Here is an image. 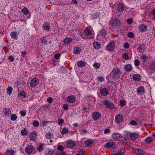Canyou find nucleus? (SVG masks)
<instances>
[{
	"instance_id": "obj_21",
	"label": "nucleus",
	"mask_w": 155,
	"mask_h": 155,
	"mask_svg": "<svg viewBox=\"0 0 155 155\" xmlns=\"http://www.w3.org/2000/svg\"><path fill=\"white\" fill-rule=\"evenodd\" d=\"M133 78L135 81H139L140 80L141 76L139 74H135L133 75Z\"/></svg>"
},
{
	"instance_id": "obj_58",
	"label": "nucleus",
	"mask_w": 155,
	"mask_h": 155,
	"mask_svg": "<svg viewBox=\"0 0 155 155\" xmlns=\"http://www.w3.org/2000/svg\"><path fill=\"white\" fill-rule=\"evenodd\" d=\"M125 101L122 100L120 101V104L122 106H123L124 105V103L125 102Z\"/></svg>"
},
{
	"instance_id": "obj_4",
	"label": "nucleus",
	"mask_w": 155,
	"mask_h": 155,
	"mask_svg": "<svg viewBox=\"0 0 155 155\" xmlns=\"http://www.w3.org/2000/svg\"><path fill=\"white\" fill-rule=\"evenodd\" d=\"M33 151V147L31 145H28L25 149V153L28 155L31 153Z\"/></svg>"
},
{
	"instance_id": "obj_37",
	"label": "nucleus",
	"mask_w": 155,
	"mask_h": 155,
	"mask_svg": "<svg viewBox=\"0 0 155 155\" xmlns=\"http://www.w3.org/2000/svg\"><path fill=\"white\" fill-rule=\"evenodd\" d=\"M152 138L151 137H148L145 139V141L148 143H150L152 140Z\"/></svg>"
},
{
	"instance_id": "obj_53",
	"label": "nucleus",
	"mask_w": 155,
	"mask_h": 155,
	"mask_svg": "<svg viewBox=\"0 0 155 155\" xmlns=\"http://www.w3.org/2000/svg\"><path fill=\"white\" fill-rule=\"evenodd\" d=\"M123 58L126 59H128V54L127 53H124L123 55Z\"/></svg>"
},
{
	"instance_id": "obj_31",
	"label": "nucleus",
	"mask_w": 155,
	"mask_h": 155,
	"mask_svg": "<svg viewBox=\"0 0 155 155\" xmlns=\"http://www.w3.org/2000/svg\"><path fill=\"white\" fill-rule=\"evenodd\" d=\"M40 40L42 43H43L44 45H46L47 43V39L45 38V36L43 37H41Z\"/></svg>"
},
{
	"instance_id": "obj_26",
	"label": "nucleus",
	"mask_w": 155,
	"mask_h": 155,
	"mask_svg": "<svg viewBox=\"0 0 155 155\" xmlns=\"http://www.w3.org/2000/svg\"><path fill=\"white\" fill-rule=\"evenodd\" d=\"M86 62L80 61L77 63V65L78 67L81 68L83 66H85L86 65Z\"/></svg>"
},
{
	"instance_id": "obj_17",
	"label": "nucleus",
	"mask_w": 155,
	"mask_h": 155,
	"mask_svg": "<svg viewBox=\"0 0 155 155\" xmlns=\"http://www.w3.org/2000/svg\"><path fill=\"white\" fill-rule=\"evenodd\" d=\"M100 94L103 96H106L108 94V90L105 88H103L100 90Z\"/></svg>"
},
{
	"instance_id": "obj_24",
	"label": "nucleus",
	"mask_w": 155,
	"mask_h": 155,
	"mask_svg": "<svg viewBox=\"0 0 155 155\" xmlns=\"http://www.w3.org/2000/svg\"><path fill=\"white\" fill-rule=\"evenodd\" d=\"M117 152L118 153L123 155L126 152V150L124 147L120 148L117 150Z\"/></svg>"
},
{
	"instance_id": "obj_59",
	"label": "nucleus",
	"mask_w": 155,
	"mask_h": 155,
	"mask_svg": "<svg viewBox=\"0 0 155 155\" xmlns=\"http://www.w3.org/2000/svg\"><path fill=\"white\" fill-rule=\"evenodd\" d=\"M13 152L12 151H7L6 153V155H13Z\"/></svg>"
},
{
	"instance_id": "obj_6",
	"label": "nucleus",
	"mask_w": 155,
	"mask_h": 155,
	"mask_svg": "<svg viewBox=\"0 0 155 155\" xmlns=\"http://www.w3.org/2000/svg\"><path fill=\"white\" fill-rule=\"evenodd\" d=\"M27 94L23 91H18V97L19 99H23L27 96Z\"/></svg>"
},
{
	"instance_id": "obj_8",
	"label": "nucleus",
	"mask_w": 155,
	"mask_h": 155,
	"mask_svg": "<svg viewBox=\"0 0 155 155\" xmlns=\"http://www.w3.org/2000/svg\"><path fill=\"white\" fill-rule=\"evenodd\" d=\"M66 146L67 147L71 148L75 147L76 144L71 140H68L66 142Z\"/></svg>"
},
{
	"instance_id": "obj_64",
	"label": "nucleus",
	"mask_w": 155,
	"mask_h": 155,
	"mask_svg": "<svg viewBox=\"0 0 155 155\" xmlns=\"http://www.w3.org/2000/svg\"><path fill=\"white\" fill-rule=\"evenodd\" d=\"M48 122L45 121H43L42 122V124L43 126H45L47 125Z\"/></svg>"
},
{
	"instance_id": "obj_11",
	"label": "nucleus",
	"mask_w": 155,
	"mask_h": 155,
	"mask_svg": "<svg viewBox=\"0 0 155 155\" xmlns=\"http://www.w3.org/2000/svg\"><path fill=\"white\" fill-rule=\"evenodd\" d=\"M104 104L108 108L111 109L114 108V106L113 103L108 101L105 100L104 101Z\"/></svg>"
},
{
	"instance_id": "obj_18",
	"label": "nucleus",
	"mask_w": 155,
	"mask_h": 155,
	"mask_svg": "<svg viewBox=\"0 0 155 155\" xmlns=\"http://www.w3.org/2000/svg\"><path fill=\"white\" fill-rule=\"evenodd\" d=\"M112 137L113 138L116 139H120L122 137L120 134L117 133L113 134Z\"/></svg>"
},
{
	"instance_id": "obj_9",
	"label": "nucleus",
	"mask_w": 155,
	"mask_h": 155,
	"mask_svg": "<svg viewBox=\"0 0 155 155\" xmlns=\"http://www.w3.org/2000/svg\"><path fill=\"white\" fill-rule=\"evenodd\" d=\"M132 152L134 153L139 154V155H143L145 153L144 151L137 148H134L133 149Z\"/></svg>"
},
{
	"instance_id": "obj_61",
	"label": "nucleus",
	"mask_w": 155,
	"mask_h": 155,
	"mask_svg": "<svg viewBox=\"0 0 155 155\" xmlns=\"http://www.w3.org/2000/svg\"><path fill=\"white\" fill-rule=\"evenodd\" d=\"M129 47V45L128 43H125L124 45V47L125 48H128Z\"/></svg>"
},
{
	"instance_id": "obj_16",
	"label": "nucleus",
	"mask_w": 155,
	"mask_h": 155,
	"mask_svg": "<svg viewBox=\"0 0 155 155\" xmlns=\"http://www.w3.org/2000/svg\"><path fill=\"white\" fill-rule=\"evenodd\" d=\"M144 88L143 86H140L138 87L137 90V92L138 94H142L144 92Z\"/></svg>"
},
{
	"instance_id": "obj_55",
	"label": "nucleus",
	"mask_w": 155,
	"mask_h": 155,
	"mask_svg": "<svg viewBox=\"0 0 155 155\" xmlns=\"http://www.w3.org/2000/svg\"><path fill=\"white\" fill-rule=\"evenodd\" d=\"M53 100V99L51 97H48L47 99V101L49 103H51Z\"/></svg>"
},
{
	"instance_id": "obj_35",
	"label": "nucleus",
	"mask_w": 155,
	"mask_h": 155,
	"mask_svg": "<svg viewBox=\"0 0 155 155\" xmlns=\"http://www.w3.org/2000/svg\"><path fill=\"white\" fill-rule=\"evenodd\" d=\"M72 40L71 38H66L64 40V42L65 44H68L72 41Z\"/></svg>"
},
{
	"instance_id": "obj_3",
	"label": "nucleus",
	"mask_w": 155,
	"mask_h": 155,
	"mask_svg": "<svg viewBox=\"0 0 155 155\" xmlns=\"http://www.w3.org/2000/svg\"><path fill=\"white\" fill-rule=\"evenodd\" d=\"M124 120L123 115L121 114H117L115 117V122L117 124H120Z\"/></svg>"
},
{
	"instance_id": "obj_51",
	"label": "nucleus",
	"mask_w": 155,
	"mask_h": 155,
	"mask_svg": "<svg viewBox=\"0 0 155 155\" xmlns=\"http://www.w3.org/2000/svg\"><path fill=\"white\" fill-rule=\"evenodd\" d=\"M87 131L85 130H81L80 132V133L81 135H84L87 133Z\"/></svg>"
},
{
	"instance_id": "obj_27",
	"label": "nucleus",
	"mask_w": 155,
	"mask_h": 155,
	"mask_svg": "<svg viewBox=\"0 0 155 155\" xmlns=\"http://www.w3.org/2000/svg\"><path fill=\"white\" fill-rule=\"evenodd\" d=\"M94 47L96 49H99L101 48L100 44L98 42H94L93 43Z\"/></svg>"
},
{
	"instance_id": "obj_54",
	"label": "nucleus",
	"mask_w": 155,
	"mask_h": 155,
	"mask_svg": "<svg viewBox=\"0 0 155 155\" xmlns=\"http://www.w3.org/2000/svg\"><path fill=\"white\" fill-rule=\"evenodd\" d=\"M8 59L10 61L12 62L14 60V58L13 56L11 55L8 56Z\"/></svg>"
},
{
	"instance_id": "obj_57",
	"label": "nucleus",
	"mask_w": 155,
	"mask_h": 155,
	"mask_svg": "<svg viewBox=\"0 0 155 155\" xmlns=\"http://www.w3.org/2000/svg\"><path fill=\"white\" fill-rule=\"evenodd\" d=\"M60 56H61V54H59V53L56 54L54 56V58L56 60L60 58Z\"/></svg>"
},
{
	"instance_id": "obj_1",
	"label": "nucleus",
	"mask_w": 155,
	"mask_h": 155,
	"mask_svg": "<svg viewBox=\"0 0 155 155\" xmlns=\"http://www.w3.org/2000/svg\"><path fill=\"white\" fill-rule=\"evenodd\" d=\"M122 73L119 69L118 68L114 69L110 74V78L115 79L119 78Z\"/></svg>"
},
{
	"instance_id": "obj_5",
	"label": "nucleus",
	"mask_w": 155,
	"mask_h": 155,
	"mask_svg": "<svg viewBox=\"0 0 155 155\" xmlns=\"http://www.w3.org/2000/svg\"><path fill=\"white\" fill-rule=\"evenodd\" d=\"M38 82V80L36 77L33 78L31 80L30 86L31 87H34L36 86Z\"/></svg>"
},
{
	"instance_id": "obj_14",
	"label": "nucleus",
	"mask_w": 155,
	"mask_h": 155,
	"mask_svg": "<svg viewBox=\"0 0 155 155\" xmlns=\"http://www.w3.org/2000/svg\"><path fill=\"white\" fill-rule=\"evenodd\" d=\"M139 134L138 133L135 132L131 133L130 137L131 140L134 141L137 138Z\"/></svg>"
},
{
	"instance_id": "obj_10",
	"label": "nucleus",
	"mask_w": 155,
	"mask_h": 155,
	"mask_svg": "<svg viewBox=\"0 0 155 155\" xmlns=\"http://www.w3.org/2000/svg\"><path fill=\"white\" fill-rule=\"evenodd\" d=\"M101 114L98 112H94L93 113L92 115V118L95 120H98L101 117Z\"/></svg>"
},
{
	"instance_id": "obj_32",
	"label": "nucleus",
	"mask_w": 155,
	"mask_h": 155,
	"mask_svg": "<svg viewBox=\"0 0 155 155\" xmlns=\"http://www.w3.org/2000/svg\"><path fill=\"white\" fill-rule=\"evenodd\" d=\"M22 12L25 15H28L29 12V10L26 7L24 8L21 10Z\"/></svg>"
},
{
	"instance_id": "obj_48",
	"label": "nucleus",
	"mask_w": 155,
	"mask_h": 155,
	"mask_svg": "<svg viewBox=\"0 0 155 155\" xmlns=\"http://www.w3.org/2000/svg\"><path fill=\"white\" fill-rule=\"evenodd\" d=\"M63 108L64 110H68L69 108V105L66 104H64L63 105Z\"/></svg>"
},
{
	"instance_id": "obj_42",
	"label": "nucleus",
	"mask_w": 155,
	"mask_h": 155,
	"mask_svg": "<svg viewBox=\"0 0 155 155\" xmlns=\"http://www.w3.org/2000/svg\"><path fill=\"white\" fill-rule=\"evenodd\" d=\"M131 133H130L128 131H125L124 132V136L127 137H130V135Z\"/></svg>"
},
{
	"instance_id": "obj_47",
	"label": "nucleus",
	"mask_w": 155,
	"mask_h": 155,
	"mask_svg": "<svg viewBox=\"0 0 155 155\" xmlns=\"http://www.w3.org/2000/svg\"><path fill=\"white\" fill-rule=\"evenodd\" d=\"M127 35L129 38H132L134 36V34L132 32H130L128 33Z\"/></svg>"
},
{
	"instance_id": "obj_15",
	"label": "nucleus",
	"mask_w": 155,
	"mask_h": 155,
	"mask_svg": "<svg viewBox=\"0 0 155 155\" xmlns=\"http://www.w3.org/2000/svg\"><path fill=\"white\" fill-rule=\"evenodd\" d=\"M36 137L37 134L35 131L32 132L29 135V137L30 140H35L36 139Z\"/></svg>"
},
{
	"instance_id": "obj_34",
	"label": "nucleus",
	"mask_w": 155,
	"mask_h": 155,
	"mask_svg": "<svg viewBox=\"0 0 155 155\" xmlns=\"http://www.w3.org/2000/svg\"><path fill=\"white\" fill-rule=\"evenodd\" d=\"M145 46L144 45L140 46L138 48V50L140 53H143L145 50Z\"/></svg>"
},
{
	"instance_id": "obj_36",
	"label": "nucleus",
	"mask_w": 155,
	"mask_h": 155,
	"mask_svg": "<svg viewBox=\"0 0 155 155\" xmlns=\"http://www.w3.org/2000/svg\"><path fill=\"white\" fill-rule=\"evenodd\" d=\"M132 65L130 64H128L126 65L125 67L126 70L128 71H130L132 69Z\"/></svg>"
},
{
	"instance_id": "obj_30",
	"label": "nucleus",
	"mask_w": 155,
	"mask_h": 155,
	"mask_svg": "<svg viewBox=\"0 0 155 155\" xmlns=\"http://www.w3.org/2000/svg\"><path fill=\"white\" fill-rule=\"evenodd\" d=\"M111 22H112V25L113 26H117L120 23V21L117 19H115L114 21H111Z\"/></svg>"
},
{
	"instance_id": "obj_63",
	"label": "nucleus",
	"mask_w": 155,
	"mask_h": 155,
	"mask_svg": "<svg viewBox=\"0 0 155 155\" xmlns=\"http://www.w3.org/2000/svg\"><path fill=\"white\" fill-rule=\"evenodd\" d=\"M130 124L132 125H137V122L135 120H132L130 123Z\"/></svg>"
},
{
	"instance_id": "obj_19",
	"label": "nucleus",
	"mask_w": 155,
	"mask_h": 155,
	"mask_svg": "<svg viewBox=\"0 0 155 155\" xmlns=\"http://www.w3.org/2000/svg\"><path fill=\"white\" fill-rule=\"evenodd\" d=\"M81 51V49L79 47H75L73 49V53L75 54H80Z\"/></svg>"
},
{
	"instance_id": "obj_39",
	"label": "nucleus",
	"mask_w": 155,
	"mask_h": 155,
	"mask_svg": "<svg viewBox=\"0 0 155 155\" xmlns=\"http://www.w3.org/2000/svg\"><path fill=\"white\" fill-rule=\"evenodd\" d=\"M12 90L13 88L11 87H8L7 89V93L10 95L12 93Z\"/></svg>"
},
{
	"instance_id": "obj_46",
	"label": "nucleus",
	"mask_w": 155,
	"mask_h": 155,
	"mask_svg": "<svg viewBox=\"0 0 155 155\" xmlns=\"http://www.w3.org/2000/svg\"><path fill=\"white\" fill-rule=\"evenodd\" d=\"M100 33L103 35H104L107 34V31L104 29H102L100 31Z\"/></svg>"
},
{
	"instance_id": "obj_50",
	"label": "nucleus",
	"mask_w": 155,
	"mask_h": 155,
	"mask_svg": "<svg viewBox=\"0 0 155 155\" xmlns=\"http://www.w3.org/2000/svg\"><path fill=\"white\" fill-rule=\"evenodd\" d=\"M134 61V64L135 66H138L139 65L140 61L138 59H135Z\"/></svg>"
},
{
	"instance_id": "obj_62",
	"label": "nucleus",
	"mask_w": 155,
	"mask_h": 155,
	"mask_svg": "<svg viewBox=\"0 0 155 155\" xmlns=\"http://www.w3.org/2000/svg\"><path fill=\"white\" fill-rule=\"evenodd\" d=\"M21 115L22 116H25L26 115V113L24 111H21L20 112Z\"/></svg>"
},
{
	"instance_id": "obj_45",
	"label": "nucleus",
	"mask_w": 155,
	"mask_h": 155,
	"mask_svg": "<svg viewBox=\"0 0 155 155\" xmlns=\"http://www.w3.org/2000/svg\"><path fill=\"white\" fill-rule=\"evenodd\" d=\"M33 126L35 127H37L39 126V122L37 121H34L32 123Z\"/></svg>"
},
{
	"instance_id": "obj_23",
	"label": "nucleus",
	"mask_w": 155,
	"mask_h": 155,
	"mask_svg": "<svg viewBox=\"0 0 155 155\" xmlns=\"http://www.w3.org/2000/svg\"><path fill=\"white\" fill-rule=\"evenodd\" d=\"M117 10L120 12H122L124 10V6L121 3H119L117 5Z\"/></svg>"
},
{
	"instance_id": "obj_7",
	"label": "nucleus",
	"mask_w": 155,
	"mask_h": 155,
	"mask_svg": "<svg viewBox=\"0 0 155 155\" xmlns=\"http://www.w3.org/2000/svg\"><path fill=\"white\" fill-rule=\"evenodd\" d=\"M93 32L94 31L92 29H90L87 28H86L84 31V34L87 36L92 35Z\"/></svg>"
},
{
	"instance_id": "obj_38",
	"label": "nucleus",
	"mask_w": 155,
	"mask_h": 155,
	"mask_svg": "<svg viewBox=\"0 0 155 155\" xmlns=\"http://www.w3.org/2000/svg\"><path fill=\"white\" fill-rule=\"evenodd\" d=\"M148 58V57L146 56L145 54H143L141 57V58L143 60V62H145L146 61Z\"/></svg>"
},
{
	"instance_id": "obj_13",
	"label": "nucleus",
	"mask_w": 155,
	"mask_h": 155,
	"mask_svg": "<svg viewBox=\"0 0 155 155\" xmlns=\"http://www.w3.org/2000/svg\"><path fill=\"white\" fill-rule=\"evenodd\" d=\"M76 100L75 97L74 95H71L68 96L67 98V101L70 103H74Z\"/></svg>"
},
{
	"instance_id": "obj_41",
	"label": "nucleus",
	"mask_w": 155,
	"mask_h": 155,
	"mask_svg": "<svg viewBox=\"0 0 155 155\" xmlns=\"http://www.w3.org/2000/svg\"><path fill=\"white\" fill-rule=\"evenodd\" d=\"M43 144H41L39 146L38 149V151L39 152H41L43 149Z\"/></svg>"
},
{
	"instance_id": "obj_60",
	"label": "nucleus",
	"mask_w": 155,
	"mask_h": 155,
	"mask_svg": "<svg viewBox=\"0 0 155 155\" xmlns=\"http://www.w3.org/2000/svg\"><path fill=\"white\" fill-rule=\"evenodd\" d=\"M64 122V120L62 119H60L58 121V123L59 125L62 124Z\"/></svg>"
},
{
	"instance_id": "obj_20",
	"label": "nucleus",
	"mask_w": 155,
	"mask_h": 155,
	"mask_svg": "<svg viewBox=\"0 0 155 155\" xmlns=\"http://www.w3.org/2000/svg\"><path fill=\"white\" fill-rule=\"evenodd\" d=\"M147 26L144 24H141L139 26V31L141 32H143L147 30Z\"/></svg>"
},
{
	"instance_id": "obj_56",
	"label": "nucleus",
	"mask_w": 155,
	"mask_h": 155,
	"mask_svg": "<svg viewBox=\"0 0 155 155\" xmlns=\"http://www.w3.org/2000/svg\"><path fill=\"white\" fill-rule=\"evenodd\" d=\"M97 80L98 81L101 82L103 81H104V79L102 77H99L97 78Z\"/></svg>"
},
{
	"instance_id": "obj_44",
	"label": "nucleus",
	"mask_w": 155,
	"mask_h": 155,
	"mask_svg": "<svg viewBox=\"0 0 155 155\" xmlns=\"http://www.w3.org/2000/svg\"><path fill=\"white\" fill-rule=\"evenodd\" d=\"M17 117L16 115L15 114H12L11 117V119L12 120L15 121L17 119Z\"/></svg>"
},
{
	"instance_id": "obj_49",
	"label": "nucleus",
	"mask_w": 155,
	"mask_h": 155,
	"mask_svg": "<svg viewBox=\"0 0 155 155\" xmlns=\"http://www.w3.org/2000/svg\"><path fill=\"white\" fill-rule=\"evenodd\" d=\"M57 149L60 151H62L64 150V148L62 146L59 145L57 147Z\"/></svg>"
},
{
	"instance_id": "obj_25",
	"label": "nucleus",
	"mask_w": 155,
	"mask_h": 155,
	"mask_svg": "<svg viewBox=\"0 0 155 155\" xmlns=\"http://www.w3.org/2000/svg\"><path fill=\"white\" fill-rule=\"evenodd\" d=\"M28 131L26 128H24L21 130V135H27L28 134Z\"/></svg>"
},
{
	"instance_id": "obj_52",
	"label": "nucleus",
	"mask_w": 155,
	"mask_h": 155,
	"mask_svg": "<svg viewBox=\"0 0 155 155\" xmlns=\"http://www.w3.org/2000/svg\"><path fill=\"white\" fill-rule=\"evenodd\" d=\"M152 19L155 21V9H153L152 12Z\"/></svg>"
},
{
	"instance_id": "obj_28",
	"label": "nucleus",
	"mask_w": 155,
	"mask_h": 155,
	"mask_svg": "<svg viewBox=\"0 0 155 155\" xmlns=\"http://www.w3.org/2000/svg\"><path fill=\"white\" fill-rule=\"evenodd\" d=\"M93 143V140H87L85 142V145L87 147L90 146Z\"/></svg>"
},
{
	"instance_id": "obj_2",
	"label": "nucleus",
	"mask_w": 155,
	"mask_h": 155,
	"mask_svg": "<svg viewBox=\"0 0 155 155\" xmlns=\"http://www.w3.org/2000/svg\"><path fill=\"white\" fill-rule=\"evenodd\" d=\"M115 43L113 41H111L106 46V49L108 51H112L114 49Z\"/></svg>"
},
{
	"instance_id": "obj_43",
	"label": "nucleus",
	"mask_w": 155,
	"mask_h": 155,
	"mask_svg": "<svg viewBox=\"0 0 155 155\" xmlns=\"http://www.w3.org/2000/svg\"><path fill=\"white\" fill-rule=\"evenodd\" d=\"M68 131V129L66 127H64L62 129L61 131V134H64L67 133Z\"/></svg>"
},
{
	"instance_id": "obj_12",
	"label": "nucleus",
	"mask_w": 155,
	"mask_h": 155,
	"mask_svg": "<svg viewBox=\"0 0 155 155\" xmlns=\"http://www.w3.org/2000/svg\"><path fill=\"white\" fill-rule=\"evenodd\" d=\"M42 29L47 31H49L50 30V24L48 23H44L42 26Z\"/></svg>"
},
{
	"instance_id": "obj_22",
	"label": "nucleus",
	"mask_w": 155,
	"mask_h": 155,
	"mask_svg": "<svg viewBox=\"0 0 155 155\" xmlns=\"http://www.w3.org/2000/svg\"><path fill=\"white\" fill-rule=\"evenodd\" d=\"M10 35L11 38L15 39H17L18 36L17 32L15 31L14 32H11L10 33Z\"/></svg>"
},
{
	"instance_id": "obj_33",
	"label": "nucleus",
	"mask_w": 155,
	"mask_h": 155,
	"mask_svg": "<svg viewBox=\"0 0 155 155\" xmlns=\"http://www.w3.org/2000/svg\"><path fill=\"white\" fill-rule=\"evenodd\" d=\"M4 112L5 114L7 116H9L11 114L10 110L8 109H5Z\"/></svg>"
},
{
	"instance_id": "obj_29",
	"label": "nucleus",
	"mask_w": 155,
	"mask_h": 155,
	"mask_svg": "<svg viewBox=\"0 0 155 155\" xmlns=\"http://www.w3.org/2000/svg\"><path fill=\"white\" fill-rule=\"evenodd\" d=\"M114 142H109L105 144L104 147L106 148H109L112 147L114 144Z\"/></svg>"
},
{
	"instance_id": "obj_40",
	"label": "nucleus",
	"mask_w": 155,
	"mask_h": 155,
	"mask_svg": "<svg viewBox=\"0 0 155 155\" xmlns=\"http://www.w3.org/2000/svg\"><path fill=\"white\" fill-rule=\"evenodd\" d=\"M93 66L96 69H99L100 68L101 64L99 63H95Z\"/></svg>"
}]
</instances>
